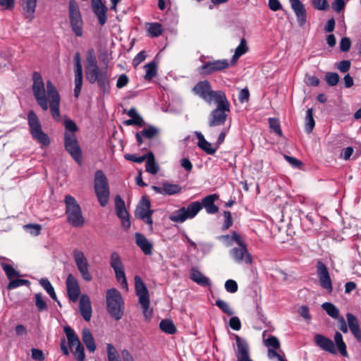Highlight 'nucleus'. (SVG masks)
<instances>
[{"instance_id": "obj_1", "label": "nucleus", "mask_w": 361, "mask_h": 361, "mask_svg": "<svg viewBox=\"0 0 361 361\" xmlns=\"http://www.w3.org/2000/svg\"><path fill=\"white\" fill-rule=\"evenodd\" d=\"M32 80V90L38 105L44 111H47L49 106L53 118L57 122L60 121V95L55 86L50 80L47 81V97L44 82L40 73L34 72Z\"/></svg>"}, {"instance_id": "obj_2", "label": "nucleus", "mask_w": 361, "mask_h": 361, "mask_svg": "<svg viewBox=\"0 0 361 361\" xmlns=\"http://www.w3.org/2000/svg\"><path fill=\"white\" fill-rule=\"evenodd\" d=\"M86 60V75L88 81L92 84L97 82L103 93H109L110 84L107 70L106 68L100 69L98 67L93 49L88 50Z\"/></svg>"}, {"instance_id": "obj_3", "label": "nucleus", "mask_w": 361, "mask_h": 361, "mask_svg": "<svg viewBox=\"0 0 361 361\" xmlns=\"http://www.w3.org/2000/svg\"><path fill=\"white\" fill-rule=\"evenodd\" d=\"M216 99L217 101L214 102L216 108L209 116L208 123L210 127L224 125L230 112V104L226 95H219Z\"/></svg>"}, {"instance_id": "obj_4", "label": "nucleus", "mask_w": 361, "mask_h": 361, "mask_svg": "<svg viewBox=\"0 0 361 361\" xmlns=\"http://www.w3.org/2000/svg\"><path fill=\"white\" fill-rule=\"evenodd\" d=\"M64 203L68 223L73 227H82L85 224V219L82 214L81 207L75 197L70 195H66Z\"/></svg>"}, {"instance_id": "obj_5", "label": "nucleus", "mask_w": 361, "mask_h": 361, "mask_svg": "<svg viewBox=\"0 0 361 361\" xmlns=\"http://www.w3.org/2000/svg\"><path fill=\"white\" fill-rule=\"evenodd\" d=\"M106 308L110 315L116 320L121 319L123 314L124 302L120 292L111 288L106 294Z\"/></svg>"}, {"instance_id": "obj_6", "label": "nucleus", "mask_w": 361, "mask_h": 361, "mask_svg": "<svg viewBox=\"0 0 361 361\" xmlns=\"http://www.w3.org/2000/svg\"><path fill=\"white\" fill-rule=\"evenodd\" d=\"M94 190L99 204L105 207L109 202L110 191L107 178L102 170L95 172Z\"/></svg>"}, {"instance_id": "obj_7", "label": "nucleus", "mask_w": 361, "mask_h": 361, "mask_svg": "<svg viewBox=\"0 0 361 361\" xmlns=\"http://www.w3.org/2000/svg\"><path fill=\"white\" fill-rule=\"evenodd\" d=\"M135 289L142 308L143 315L146 319H149L152 315V310L149 308V292L142 279L139 276H135Z\"/></svg>"}, {"instance_id": "obj_8", "label": "nucleus", "mask_w": 361, "mask_h": 361, "mask_svg": "<svg viewBox=\"0 0 361 361\" xmlns=\"http://www.w3.org/2000/svg\"><path fill=\"white\" fill-rule=\"evenodd\" d=\"M27 121L30 132L33 139L44 146L49 145V136L42 130L40 121L33 111H30L27 114Z\"/></svg>"}, {"instance_id": "obj_9", "label": "nucleus", "mask_w": 361, "mask_h": 361, "mask_svg": "<svg viewBox=\"0 0 361 361\" xmlns=\"http://www.w3.org/2000/svg\"><path fill=\"white\" fill-rule=\"evenodd\" d=\"M202 205L200 202H193L188 204L187 207H181L178 210L173 212L169 216L173 222L183 223L188 219H192L202 209Z\"/></svg>"}, {"instance_id": "obj_10", "label": "nucleus", "mask_w": 361, "mask_h": 361, "mask_svg": "<svg viewBox=\"0 0 361 361\" xmlns=\"http://www.w3.org/2000/svg\"><path fill=\"white\" fill-rule=\"evenodd\" d=\"M68 17L73 32L77 37H82L83 21L79 6L75 0H70L68 5Z\"/></svg>"}, {"instance_id": "obj_11", "label": "nucleus", "mask_w": 361, "mask_h": 361, "mask_svg": "<svg viewBox=\"0 0 361 361\" xmlns=\"http://www.w3.org/2000/svg\"><path fill=\"white\" fill-rule=\"evenodd\" d=\"M193 92L207 103L217 101L219 95H226L222 91H213L209 81L204 80L199 82L193 87Z\"/></svg>"}, {"instance_id": "obj_12", "label": "nucleus", "mask_w": 361, "mask_h": 361, "mask_svg": "<svg viewBox=\"0 0 361 361\" xmlns=\"http://www.w3.org/2000/svg\"><path fill=\"white\" fill-rule=\"evenodd\" d=\"M316 345L323 350L331 354L338 352L344 357H348L346 345L343 340H314Z\"/></svg>"}, {"instance_id": "obj_13", "label": "nucleus", "mask_w": 361, "mask_h": 361, "mask_svg": "<svg viewBox=\"0 0 361 361\" xmlns=\"http://www.w3.org/2000/svg\"><path fill=\"white\" fill-rule=\"evenodd\" d=\"M68 348L78 361H85L84 346L80 340H61V349L64 355L69 354Z\"/></svg>"}, {"instance_id": "obj_14", "label": "nucleus", "mask_w": 361, "mask_h": 361, "mask_svg": "<svg viewBox=\"0 0 361 361\" xmlns=\"http://www.w3.org/2000/svg\"><path fill=\"white\" fill-rule=\"evenodd\" d=\"M74 262L82 278L86 281L92 280V276L89 271V263L85 254L81 250L75 249L73 251Z\"/></svg>"}, {"instance_id": "obj_15", "label": "nucleus", "mask_w": 361, "mask_h": 361, "mask_svg": "<svg viewBox=\"0 0 361 361\" xmlns=\"http://www.w3.org/2000/svg\"><path fill=\"white\" fill-rule=\"evenodd\" d=\"M64 145L66 151L70 153L73 159L80 164L82 152L75 134L64 133Z\"/></svg>"}, {"instance_id": "obj_16", "label": "nucleus", "mask_w": 361, "mask_h": 361, "mask_svg": "<svg viewBox=\"0 0 361 361\" xmlns=\"http://www.w3.org/2000/svg\"><path fill=\"white\" fill-rule=\"evenodd\" d=\"M150 201L146 197H142L136 207L135 216L137 218L145 221L152 228L153 224L152 214L153 213V210L150 209Z\"/></svg>"}, {"instance_id": "obj_17", "label": "nucleus", "mask_w": 361, "mask_h": 361, "mask_svg": "<svg viewBox=\"0 0 361 361\" xmlns=\"http://www.w3.org/2000/svg\"><path fill=\"white\" fill-rule=\"evenodd\" d=\"M110 265L115 272L116 279L123 287L127 288L128 283L124 271V266L118 252H114L110 257Z\"/></svg>"}, {"instance_id": "obj_18", "label": "nucleus", "mask_w": 361, "mask_h": 361, "mask_svg": "<svg viewBox=\"0 0 361 361\" xmlns=\"http://www.w3.org/2000/svg\"><path fill=\"white\" fill-rule=\"evenodd\" d=\"M238 247H233L230 251V255L233 259L237 263L245 262L250 264L252 262L251 255L248 252L247 245L243 240L240 243H237Z\"/></svg>"}, {"instance_id": "obj_19", "label": "nucleus", "mask_w": 361, "mask_h": 361, "mask_svg": "<svg viewBox=\"0 0 361 361\" xmlns=\"http://www.w3.org/2000/svg\"><path fill=\"white\" fill-rule=\"evenodd\" d=\"M74 61V73H75V88L74 95L75 97H78L82 85V66L81 63V57L79 52H76L73 57Z\"/></svg>"}, {"instance_id": "obj_20", "label": "nucleus", "mask_w": 361, "mask_h": 361, "mask_svg": "<svg viewBox=\"0 0 361 361\" xmlns=\"http://www.w3.org/2000/svg\"><path fill=\"white\" fill-rule=\"evenodd\" d=\"M229 66L226 59L213 60L204 63L199 70L202 74H211L214 72L221 71L227 68Z\"/></svg>"}, {"instance_id": "obj_21", "label": "nucleus", "mask_w": 361, "mask_h": 361, "mask_svg": "<svg viewBox=\"0 0 361 361\" xmlns=\"http://www.w3.org/2000/svg\"><path fill=\"white\" fill-rule=\"evenodd\" d=\"M317 269L321 286L329 293H331L333 289L332 283L327 267L323 262L319 261L317 264Z\"/></svg>"}, {"instance_id": "obj_22", "label": "nucleus", "mask_w": 361, "mask_h": 361, "mask_svg": "<svg viewBox=\"0 0 361 361\" xmlns=\"http://www.w3.org/2000/svg\"><path fill=\"white\" fill-rule=\"evenodd\" d=\"M115 209L116 215L121 219L122 226L125 229L128 228L130 226L129 215L126 209L125 202L119 195L115 197Z\"/></svg>"}, {"instance_id": "obj_23", "label": "nucleus", "mask_w": 361, "mask_h": 361, "mask_svg": "<svg viewBox=\"0 0 361 361\" xmlns=\"http://www.w3.org/2000/svg\"><path fill=\"white\" fill-rule=\"evenodd\" d=\"M66 286L70 300L74 302L78 301L80 294V288L77 279L72 274L68 275Z\"/></svg>"}, {"instance_id": "obj_24", "label": "nucleus", "mask_w": 361, "mask_h": 361, "mask_svg": "<svg viewBox=\"0 0 361 361\" xmlns=\"http://www.w3.org/2000/svg\"><path fill=\"white\" fill-rule=\"evenodd\" d=\"M264 345L267 348L268 353L267 356L269 359L274 360L277 359L278 361H287L283 355H281L280 353L277 352L276 350H280L281 343L279 340H263Z\"/></svg>"}, {"instance_id": "obj_25", "label": "nucleus", "mask_w": 361, "mask_h": 361, "mask_svg": "<svg viewBox=\"0 0 361 361\" xmlns=\"http://www.w3.org/2000/svg\"><path fill=\"white\" fill-rule=\"evenodd\" d=\"M234 350L238 361H253L250 357V348L245 340H236Z\"/></svg>"}, {"instance_id": "obj_26", "label": "nucleus", "mask_w": 361, "mask_h": 361, "mask_svg": "<svg viewBox=\"0 0 361 361\" xmlns=\"http://www.w3.org/2000/svg\"><path fill=\"white\" fill-rule=\"evenodd\" d=\"M121 355L123 358V361H135L133 355L126 349L122 350L121 351ZM107 357L109 361H122L120 359L117 350L111 344L107 345Z\"/></svg>"}, {"instance_id": "obj_27", "label": "nucleus", "mask_w": 361, "mask_h": 361, "mask_svg": "<svg viewBox=\"0 0 361 361\" xmlns=\"http://www.w3.org/2000/svg\"><path fill=\"white\" fill-rule=\"evenodd\" d=\"M92 9L98 18L99 24L104 25L107 20V8L102 0H91Z\"/></svg>"}, {"instance_id": "obj_28", "label": "nucleus", "mask_w": 361, "mask_h": 361, "mask_svg": "<svg viewBox=\"0 0 361 361\" xmlns=\"http://www.w3.org/2000/svg\"><path fill=\"white\" fill-rule=\"evenodd\" d=\"M291 8L294 11L298 23L302 27L306 23V11L304 5L300 0H289Z\"/></svg>"}, {"instance_id": "obj_29", "label": "nucleus", "mask_w": 361, "mask_h": 361, "mask_svg": "<svg viewBox=\"0 0 361 361\" xmlns=\"http://www.w3.org/2000/svg\"><path fill=\"white\" fill-rule=\"evenodd\" d=\"M79 307L84 319L89 322L92 317V305L87 295L82 294L80 296Z\"/></svg>"}, {"instance_id": "obj_30", "label": "nucleus", "mask_w": 361, "mask_h": 361, "mask_svg": "<svg viewBox=\"0 0 361 361\" xmlns=\"http://www.w3.org/2000/svg\"><path fill=\"white\" fill-rule=\"evenodd\" d=\"M219 195L216 194H212L206 196L202 199V205L206 209V212L209 214H216L219 208L215 205L214 202L218 200Z\"/></svg>"}, {"instance_id": "obj_31", "label": "nucleus", "mask_w": 361, "mask_h": 361, "mask_svg": "<svg viewBox=\"0 0 361 361\" xmlns=\"http://www.w3.org/2000/svg\"><path fill=\"white\" fill-rule=\"evenodd\" d=\"M37 0H22L21 7L23 14L30 22L34 18Z\"/></svg>"}, {"instance_id": "obj_32", "label": "nucleus", "mask_w": 361, "mask_h": 361, "mask_svg": "<svg viewBox=\"0 0 361 361\" xmlns=\"http://www.w3.org/2000/svg\"><path fill=\"white\" fill-rule=\"evenodd\" d=\"M135 241L137 246L140 247L145 255H152L153 245L145 235L140 233H136Z\"/></svg>"}, {"instance_id": "obj_33", "label": "nucleus", "mask_w": 361, "mask_h": 361, "mask_svg": "<svg viewBox=\"0 0 361 361\" xmlns=\"http://www.w3.org/2000/svg\"><path fill=\"white\" fill-rule=\"evenodd\" d=\"M197 138L198 140L197 142V146L202 149L204 152H205L208 154H214L216 150L217 147L216 145H213L210 142H207L205 139L204 135L200 133L197 132Z\"/></svg>"}, {"instance_id": "obj_34", "label": "nucleus", "mask_w": 361, "mask_h": 361, "mask_svg": "<svg viewBox=\"0 0 361 361\" xmlns=\"http://www.w3.org/2000/svg\"><path fill=\"white\" fill-rule=\"evenodd\" d=\"M348 327L355 337V338H361V329L357 319L351 313L346 314Z\"/></svg>"}, {"instance_id": "obj_35", "label": "nucleus", "mask_w": 361, "mask_h": 361, "mask_svg": "<svg viewBox=\"0 0 361 361\" xmlns=\"http://www.w3.org/2000/svg\"><path fill=\"white\" fill-rule=\"evenodd\" d=\"M190 279L202 286H207L210 285V280L204 276L198 269H192L190 272Z\"/></svg>"}, {"instance_id": "obj_36", "label": "nucleus", "mask_w": 361, "mask_h": 361, "mask_svg": "<svg viewBox=\"0 0 361 361\" xmlns=\"http://www.w3.org/2000/svg\"><path fill=\"white\" fill-rule=\"evenodd\" d=\"M217 239L222 241L226 246H231L233 242L240 243V240H243L241 235L235 231H233L232 235H223L218 236Z\"/></svg>"}, {"instance_id": "obj_37", "label": "nucleus", "mask_w": 361, "mask_h": 361, "mask_svg": "<svg viewBox=\"0 0 361 361\" xmlns=\"http://www.w3.org/2000/svg\"><path fill=\"white\" fill-rule=\"evenodd\" d=\"M248 51V47L246 44V40L243 38L240 40L239 45L236 47L235 53L231 59V63L234 64L239 57L245 54Z\"/></svg>"}, {"instance_id": "obj_38", "label": "nucleus", "mask_w": 361, "mask_h": 361, "mask_svg": "<svg viewBox=\"0 0 361 361\" xmlns=\"http://www.w3.org/2000/svg\"><path fill=\"white\" fill-rule=\"evenodd\" d=\"M147 34L151 37L160 36L163 32L161 24L159 23H151L147 24Z\"/></svg>"}, {"instance_id": "obj_39", "label": "nucleus", "mask_w": 361, "mask_h": 361, "mask_svg": "<svg viewBox=\"0 0 361 361\" xmlns=\"http://www.w3.org/2000/svg\"><path fill=\"white\" fill-rule=\"evenodd\" d=\"M145 167L146 171L153 175L159 171V166L155 163L154 154L151 152L148 153Z\"/></svg>"}, {"instance_id": "obj_40", "label": "nucleus", "mask_w": 361, "mask_h": 361, "mask_svg": "<svg viewBox=\"0 0 361 361\" xmlns=\"http://www.w3.org/2000/svg\"><path fill=\"white\" fill-rule=\"evenodd\" d=\"M315 125V122L313 118V109L312 108L308 109L306 111L305 115V129L307 133H310Z\"/></svg>"}, {"instance_id": "obj_41", "label": "nucleus", "mask_w": 361, "mask_h": 361, "mask_svg": "<svg viewBox=\"0 0 361 361\" xmlns=\"http://www.w3.org/2000/svg\"><path fill=\"white\" fill-rule=\"evenodd\" d=\"M159 326L161 331L169 334H173L176 331V328L171 319L161 320Z\"/></svg>"}, {"instance_id": "obj_42", "label": "nucleus", "mask_w": 361, "mask_h": 361, "mask_svg": "<svg viewBox=\"0 0 361 361\" xmlns=\"http://www.w3.org/2000/svg\"><path fill=\"white\" fill-rule=\"evenodd\" d=\"M322 307L332 318L337 319L338 317L339 310L334 304L324 302L322 305Z\"/></svg>"}, {"instance_id": "obj_43", "label": "nucleus", "mask_w": 361, "mask_h": 361, "mask_svg": "<svg viewBox=\"0 0 361 361\" xmlns=\"http://www.w3.org/2000/svg\"><path fill=\"white\" fill-rule=\"evenodd\" d=\"M39 283L43 287V288L47 291V293L49 295V296L53 300L59 302L54 287L52 286L49 281L47 279H42L39 281Z\"/></svg>"}, {"instance_id": "obj_44", "label": "nucleus", "mask_w": 361, "mask_h": 361, "mask_svg": "<svg viewBox=\"0 0 361 361\" xmlns=\"http://www.w3.org/2000/svg\"><path fill=\"white\" fill-rule=\"evenodd\" d=\"M164 190H165V195H173L180 192L181 187L178 184H173L169 182H164Z\"/></svg>"}, {"instance_id": "obj_45", "label": "nucleus", "mask_w": 361, "mask_h": 361, "mask_svg": "<svg viewBox=\"0 0 361 361\" xmlns=\"http://www.w3.org/2000/svg\"><path fill=\"white\" fill-rule=\"evenodd\" d=\"M1 267L5 271L7 278L11 281L14 277L20 276L19 271H16L11 265L6 263L1 264Z\"/></svg>"}, {"instance_id": "obj_46", "label": "nucleus", "mask_w": 361, "mask_h": 361, "mask_svg": "<svg viewBox=\"0 0 361 361\" xmlns=\"http://www.w3.org/2000/svg\"><path fill=\"white\" fill-rule=\"evenodd\" d=\"M63 125L66 130L64 133H69V135L75 134L78 130L76 123L70 118H66L63 121Z\"/></svg>"}, {"instance_id": "obj_47", "label": "nucleus", "mask_w": 361, "mask_h": 361, "mask_svg": "<svg viewBox=\"0 0 361 361\" xmlns=\"http://www.w3.org/2000/svg\"><path fill=\"white\" fill-rule=\"evenodd\" d=\"M146 73L145 78L146 80H151L157 75V65L154 62H151L145 66Z\"/></svg>"}, {"instance_id": "obj_48", "label": "nucleus", "mask_w": 361, "mask_h": 361, "mask_svg": "<svg viewBox=\"0 0 361 361\" xmlns=\"http://www.w3.org/2000/svg\"><path fill=\"white\" fill-rule=\"evenodd\" d=\"M30 284V282L28 280L25 279H12L10 281L7 286L8 290H11L16 288L18 287L22 286H29Z\"/></svg>"}, {"instance_id": "obj_49", "label": "nucleus", "mask_w": 361, "mask_h": 361, "mask_svg": "<svg viewBox=\"0 0 361 361\" xmlns=\"http://www.w3.org/2000/svg\"><path fill=\"white\" fill-rule=\"evenodd\" d=\"M216 305L224 313L227 314L228 315H233L234 314L232 308L230 307V305L222 300H217L216 301Z\"/></svg>"}, {"instance_id": "obj_50", "label": "nucleus", "mask_w": 361, "mask_h": 361, "mask_svg": "<svg viewBox=\"0 0 361 361\" xmlns=\"http://www.w3.org/2000/svg\"><path fill=\"white\" fill-rule=\"evenodd\" d=\"M35 305L38 311L42 312L47 308L46 302L43 300L42 293H37L35 295Z\"/></svg>"}, {"instance_id": "obj_51", "label": "nucleus", "mask_w": 361, "mask_h": 361, "mask_svg": "<svg viewBox=\"0 0 361 361\" xmlns=\"http://www.w3.org/2000/svg\"><path fill=\"white\" fill-rule=\"evenodd\" d=\"M325 80L330 86H335L339 82V75L336 73H327Z\"/></svg>"}, {"instance_id": "obj_52", "label": "nucleus", "mask_w": 361, "mask_h": 361, "mask_svg": "<svg viewBox=\"0 0 361 361\" xmlns=\"http://www.w3.org/2000/svg\"><path fill=\"white\" fill-rule=\"evenodd\" d=\"M269 123L271 129L279 136L282 135V131L280 126V123L277 118H270Z\"/></svg>"}, {"instance_id": "obj_53", "label": "nucleus", "mask_w": 361, "mask_h": 361, "mask_svg": "<svg viewBox=\"0 0 361 361\" xmlns=\"http://www.w3.org/2000/svg\"><path fill=\"white\" fill-rule=\"evenodd\" d=\"M24 229L32 235H38L41 231L39 224H27L24 226Z\"/></svg>"}, {"instance_id": "obj_54", "label": "nucleus", "mask_w": 361, "mask_h": 361, "mask_svg": "<svg viewBox=\"0 0 361 361\" xmlns=\"http://www.w3.org/2000/svg\"><path fill=\"white\" fill-rule=\"evenodd\" d=\"M124 157H125V159L128 161H133L135 163L140 164L147 159V158L148 157V153L145 155L140 156V157L137 156L136 154H125Z\"/></svg>"}, {"instance_id": "obj_55", "label": "nucleus", "mask_w": 361, "mask_h": 361, "mask_svg": "<svg viewBox=\"0 0 361 361\" xmlns=\"http://www.w3.org/2000/svg\"><path fill=\"white\" fill-rule=\"evenodd\" d=\"M314 7L319 11H326L329 8L327 0H312Z\"/></svg>"}, {"instance_id": "obj_56", "label": "nucleus", "mask_w": 361, "mask_h": 361, "mask_svg": "<svg viewBox=\"0 0 361 361\" xmlns=\"http://www.w3.org/2000/svg\"><path fill=\"white\" fill-rule=\"evenodd\" d=\"M224 223L222 226V230L225 231L229 228L232 224H233V219L231 216V213L228 211H224Z\"/></svg>"}, {"instance_id": "obj_57", "label": "nucleus", "mask_w": 361, "mask_h": 361, "mask_svg": "<svg viewBox=\"0 0 361 361\" xmlns=\"http://www.w3.org/2000/svg\"><path fill=\"white\" fill-rule=\"evenodd\" d=\"M225 289L227 292L234 293L238 290V284L235 281L228 279L225 282Z\"/></svg>"}, {"instance_id": "obj_58", "label": "nucleus", "mask_w": 361, "mask_h": 361, "mask_svg": "<svg viewBox=\"0 0 361 361\" xmlns=\"http://www.w3.org/2000/svg\"><path fill=\"white\" fill-rule=\"evenodd\" d=\"M140 132L144 137L151 139L157 135L158 130L154 126H149Z\"/></svg>"}, {"instance_id": "obj_59", "label": "nucleus", "mask_w": 361, "mask_h": 361, "mask_svg": "<svg viewBox=\"0 0 361 361\" xmlns=\"http://www.w3.org/2000/svg\"><path fill=\"white\" fill-rule=\"evenodd\" d=\"M231 126V123L228 125V127L223 128L220 134L219 135L217 141L215 144L216 147H217V149L224 142L225 137L228 132L229 131Z\"/></svg>"}, {"instance_id": "obj_60", "label": "nucleus", "mask_w": 361, "mask_h": 361, "mask_svg": "<svg viewBox=\"0 0 361 361\" xmlns=\"http://www.w3.org/2000/svg\"><path fill=\"white\" fill-rule=\"evenodd\" d=\"M351 63L348 60H343L337 64V68L342 73H346L350 68Z\"/></svg>"}, {"instance_id": "obj_61", "label": "nucleus", "mask_w": 361, "mask_h": 361, "mask_svg": "<svg viewBox=\"0 0 361 361\" xmlns=\"http://www.w3.org/2000/svg\"><path fill=\"white\" fill-rule=\"evenodd\" d=\"M351 46L350 39L348 37H343L340 42V49L342 51H348L350 50Z\"/></svg>"}, {"instance_id": "obj_62", "label": "nucleus", "mask_w": 361, "mask_h": 361, "mask_svg": "<svg viewBox=\"0 0 361 361\" xmlns=\"http://www.w3.org/2000/svg\"><path fill=\"white\" fill-rule=\"evenodd\" d=\"M283 157L284 159L294 168H300L302 164L299 159L295 157H292L286 154H284Z\"/></svg>"}, {"instance_id": "obj_63", "label": "nucleus", "mask_w": 361, "mask_h": 361, "mask_svg": "<svg viewBox=\"0 0 361 361\" xmlns=\"http://www.w3.org/2000/svg\"><path fill=\"white\" fill-rule=\"evenodd\" d=\"M229 326L233 330H239L241 327V323L239 318L237 317H232L229 320Z\"/></svg>"}, {"instance_id": "obj_64", "label": "nucleus", "mask_w": 361, "mask_h": 361, "mask_svg": "<svg viewBox=\"0 0 361 361\" xmlns=\"http://www.w3.org/2000/svg\"><path fill=\"white\" fill-rule=\"evenodd\" d=\"M345 5V3L344 0H334L332 3V8L337 13H339L344 8Z\"/></svg>"}]
</instances>
